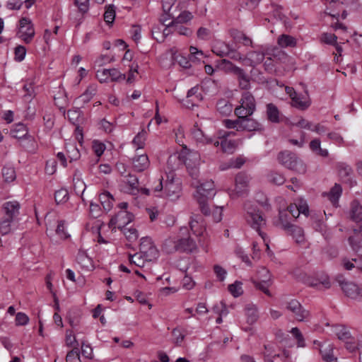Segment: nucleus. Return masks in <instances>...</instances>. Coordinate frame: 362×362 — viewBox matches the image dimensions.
Wrapping results in <instances>:
<instances>
[{
    "instance_id": "f257e3e1",
    "label": "nucleus",
    "mask_w": 362,
    "mask_h": 362,
    "mask_svg": "<svg viewBox=\"0 0 362 362\" xmlns=\"http://www.w3.org/2000/svg\"><path fill=\"white\" fill-rule=\"evenodd\" d=\"M166 179L162 177L155 187L156 192H163L165 196L172 200L180 197L181 192V183L178 178H175V174L172 172L165 175Z\"/></svg>"
},
{
    "instance_id": "f03ea898",
    "label": "nucleus",
    "mask_w": 362,
    "mask_h": 362,
    "mask_svg": "<svg viewBox=\"0 0 362 362\" xmlns=\"http://www.w3.org/2000/svg\"><path fill=\"white\" fill-rule=\"evenodd\" d=\"M181 156L185 157V163L189 175L194 178L197 177L201 160L199 153L197 151L188 149L187 146H185L181 152Z\"/></svg>"
},
{
    "instance_id": "7ed1b4c3",
    "label": "nucleus",
    "mask_w": 362,
    "mask_h": 362,
    "mask_svg": "<svg viewBox=\"0 0 362 362\" xmlns=\"http://www.w3.org/2000/svg\"><path fill=\"white\" fill-rule=\"evenodd\" d=\"M279 162L286 168L300 173L305 172V165L294 153L285 151L278 156Z\"/></svg>"
},
{
    "instance_id": "20e7f679",
    "label": "nucleus",
    "mask_w": 362,
    "mask_h": 362,
    "mask_svg": "<svg viewBox=\"0 0 362 362\" xmlns=\"http://www.w3.org/2000/svg\"><path fill=\"white\" fill-rule=\"evenodd\" d=\"M256 108L255 100L250 92L243 93L240 99V105L235 109V115L237 117L250 116Z\"/></svg>"
},
{
    "instance_id": "39448f33",
    "label": "nucleus",
    "mask_w": 362,
    "mask_h": 362,
    "mask_svg": "<svg viewBox=\"0 0 362 362\" xmlns=\"http://www.w3.org/2000/svg\"><path fill=\"white\" fill-rule=\"evenodd\" d=\"M187 228H180V235L177 237L178 252L192 253L197 250L196 242L189 236L185 235Z\"/></svg>"
},
{
    "instance_id": "423d86ee",
    "label": "nucleus",
    "mask_w": 362,
    "mask_h": 362,
    "mask_svg": "<svg viewBox=\"0 0 362 362\" xmlns=\"http://www.w3.org/2000/svg\"><path fill=\"white\" fill-rule=\"evenodd\" d=\"M35 29L30 19L22 18L19 21V28L17 36L24 42L30 43L35 36Z\"/></svg>"
},
{
    "instance_id": "0eeeda50",
    "label": "nucleus",
    "mask_w": 362,
    "mask_h": 362,
    "mask_svg": "<svg viewBox=\"0 0 362 362\" xmlns=\"http://www.w3.org/2000/svg\"><path fill=\"white\" fill-rule=\"evenodd\" d=\"M139 250L147 261L155 260L159 256L158 249L154 245L152 240L148 237H144L141 239Z\"/></svg>"
},
{
    "instance_id": "6e6552de",
    "label": "nucleus",
    "mask_w": 362,
    "mask_h": 362,
    "mask_svg": "<svg viewBox=\"0 0 362 362\" xmlns=\"http://www.w3.org/2000/svg\"><path fill=\"white\" fill-rule=\"evenodd\" d=\"M245 218L247 223L259 233L261 232L260 228L266 224V221L262 213L254 207L247 209Z\"/></svg>"
},
{
    "instance_id": "1a4fd4ad",
    "label": "nucleus",
    "mask_w": 362,
    "mask_h": 362,
    "mask_svg": "<svg viewBox=\"0 0 362 362\" xmlns=\"http://www.w3.org/2000/svg\"><path fill=\"white\" fill-rule=\"evenodd\" d=\"M281 303L287 310L291 312V315L300 317H308L310 315V312L304 309L298 300L295 299H291L289 301L286 300V296L281 298Z\"/></svg>"
},
{
    "instance_id": "9d476101",
    "label": "nucleus",
    "mask_w": 362,
    "mask_h": 362,
    "mask_svg": "<svg viewBox=\"0 0 362 362\" xmlns=\"http://www.w3.org/2000/svg\"><path fill=\"white\" fill-rule=\"evenodd\" d=\"M336 280L346 296L351 298L360 296L361 290L356 284L346 281L342 276H337Z\"/></svg>"
},
{
    "instance_id": "9b49d317",
    "label": "nucleus",
    "mask_w": 362,
    "mask_h": 362,
    "mask_svg": "<svg viewBox=\"0 0 362 362\" xmlns=\"http://www.w3.org/2000/svg\"><path fill=\"white\" fill-rule=\"evenodd\" d=\"M96 78L100 83H104L107 81L109 78H110L112 81H122L125 79L126 76L125 74H122L117 69H104L97 71Z\"/></svg>"
},
{
    "instance_id": "f8f14e48",
    "label": "nucleus",
    "mask_w": 362,
    "mask_h": 362,
    "mask_svg": "<svg viewBox=\"0 0 362 362\" xmlns=\"http://www.w3.org/2000/svg\"><path fill=\"white\" fill-rule=\"evenodd\" d=\"M250 177L243 173H240L235 177V187L234 193L230 194V196L234 198L235 195L239 197L246 194L248 192Z\"/></svg>"
},
{
    "instance_id": "ddd939ff",
    "label": "nucleus",
    "mask_w": 362,
    "mask_h": 362,
    "mask_svg": "<svg viewBox=\"0 0 362 362\" xmlns=\"http://www.w3.org/2000/svg\"><path fill=\"white\" fill-rule=\"evenodd\" d=\"M197 198L209 199L214 196V183L213 181H206L197 187Z\"/></svg>"
},
{
    "instance_id": "4468645a",
    "label": "nucleus",
    "mask_w": 362,
    "mask_h": 362,
    "mask_svg": "<svg viewBox=\"0 0 362 362\" xmlns=\"http://www.w3.org/2000/svg\"><path fill=\"white\" fill-rule=\"evenodd\" d=\"M5 211L4 217L10 218L11 220H16L19 214L20 204L16 201L7 202L4 204Z\"/></svg>"
},
{
    "instance_id": "2eb2a0df",
    "label": "nucleus",
    "mask_w": 362,
    "mask_h": 362,
    "mask_svg": "<svg viewBox=\"0 0 362 362\" xmlns=\"http://www.w3.org/2000/svg\"><path fill=\"white\" fill-rule=\"evenodd\" d=\"M133 168L136 172H143L150 165V161L146 154L135 156L132 160Z\"/></svg>"
},
{
    "instance_id": "dca6fc26",
    "label": "nucleus",
    "mask_w": 362,
    "mask_h": 362,
    "mask_svg": "<svg viewBox=\"0 0 362 362\" xmlns=\"http://www.w3.org/2000/svg\"><path fill=\"white\" fill-rule=\"evenodd\" d=\"M97 93V86L90 85L85 92L75 100L76 105H84L88 103Z\"/></svg>"
},
{
    "instance_id": "f3484780",
    "label": "nucleus",
    "mask_w": 362,
    "mask_h": 362,
    "mask_svg": "<svg viewBox=\"0 0 362 362\" xmlns=\"http://www.w3.org/2000/svg\"><path fill=\"white\" fill-rule=\"evenodd\" d=\"M192 135L193 139H194L197 142L202 144H209L213 143L214 141L211 138L204 134L203 131L199 127L197 123H196L192 129Z\"/></svg>"
},
{
    "instance_id": "a211bd4d",
    "label": "nucleus",
    "mask_w": 362,
    "mask_h": 362,
    "mask_svg": "<svg viewBox=\"0 0 362 362\" xmlns=\"http://www.w3.org/2000/svg\"><path fill=\"white\" fill-rule=\"evenodd\" d=\"M349 214V218L354 222L362 221V205L357 200L351 202Z\"/></svg>"
},
{
    "instance_id": "6ab92c4d",
    "label": "nucleus",
    "mask_w": 362,
    "mask_h": 362,
    "mask_svg": "<svg viewBox=\"0 0 362 362\" xmlns=\"http://www.w3.org/2000/svg\"><path fill=\"white\" fill-rule=\"evenodd\" d=\"M243 131L252 132L262 131V125L257 120L250 118V116L243 115Z\"/></svg>"
},
{
    "instance_id": "aec40b11",
    "label": "nucleus",
    "mask_w": 362,
    "mask_h": 362,
    "mask_svg": "<svg viewBox=\"0 0 362 362\" xmlns=\"http://www.w3.org/2000/svg\"><path fill=\"white\" fill-rule=\"evenodd\" d=\"M190 229L196 236H201L205 231V228L202 223V218L198 215L192 217L189 223Z\"/></svg>"
},
{
    "instance_id": "412c9836",
    "label": "nucleus",
    "mask_w": 362,
    "mask_h": 362,
    "mask_svg": "<svg viewBox=\"0 0 362 362\" xmlns=\"http://www.w3.org/2000/svg\"><path fill=\"white\" fill-rule=\"evenodd\" d=\"M322 358L326 362H337V358L333 354V349L331 344L324 343L320 349Z\"/></svg>"
},
{
    "instance_id": "4be33fe9",
    "label": "nucleus",
    "mask_w": 362,
    "mask_h": 362,
    "mask_svg": "<svg viewBox=\"0 0 362 362\" xmlns=\"http://www.w3.org/2000/svg\"><path fill=\"white\" fill-rule=\"evenodd\" d=\"M292 106L301 110L308 109L310 105L309 97L306 95H298L297 97L293 98Z\"/></svg>"
},
{
    "instance_id": "5701e85b",
    "label": "nucleus",
    "mask_w": 362,
    "mask_h": 362,
    "mask_svg": "<svg viewBox=\"0 0 362 362\" xmlns=\"http://www.w3.org/2000/svg\"><path fill=\"white\" fill-rule=\"evenodd\" d=\"M232 47L225 42L217 41L213 46L212 51L219 57H224L228 54Z\"/></svg>"
},
{
    "instance_id": "b1692460",
    "label": "nucleus",
    "mask_w": 362,
    "mask_h": 362,
    "mask_svg": "<svg viewBox=\"0 0 362 362\" xmlns=\"http://www.w3.org/2000/svg\"><path fill=\"white\" fill-rule=\"evenodd\" d=\"M235 76L238 81V86L240 89L248 90L250 88V78L243 69H240L236 73Z\"/></svg>"
},
{
    "instance_id": "393cba45",
    "label": "nucleus",
    "mask_w": 362,
    "mask_h": 362,
    "mask_svg": "<svg viewBox=\"0 0 362 362\" xmlns=\"http://www.w3.org/2000/svg\"><path fill=\"white\" fill-rule=\"evenodd\" d=\"M134 216L132 214L127 211H119L116 218L115 221L116 223L118 224V227H124L126 225L129 223L133 220Z\"/></svg>"
},
{
    "instance_id": "a878e982",
    "label": "nucleus",
    "mask_w": 362,
    "mask_h": 362,
    "mask_svg": "<svg viewBox=\"0 0 362 362\" xmlns=\"http://www.w3.org/2000/svg\"><path fill=\"white\" fill-rule=\"evenodd\" d=\"M278 45L283 48L295 47L297 45V40L295 37L289 35H281L277 39Z\"/></svg>"
},
{
    "instance_id": "bb28decb",
    "label": "nucleus",
    "mask_w": 362,
    "mask_h": 362,
    "mask_svg": "<svg viewBox=\"0 0 362 362\" xmlns=\"http://www.w3.org/2000/svg\"><path fill=\"white\" fill-rule=\"evenodd\" d=\"M163 250L168 254H172L178 252L177 237L168 238L163 244Z\"/></svg>"
},
{
    "instance_id": "cd10ccee",
    "label": "nucleus",
    "mask_w": 362,
    "mask_h": 362,
    "mask_svg": "<svg viewBox=\"0 0 362 362\" xmlns=\"http://www.w3.org/2000/svg\"><path fill=\"white\" fill-rule=\"evenodd\" d=\"M218 68L226 74H233L235 75L241 69L227 59H222L218 65Z\"/></svg>"
},
{
    "instance_id": "c85d7f7f",
    "label": "nucleus",
    "mask_w": 362,
    "mask_h": 362,
    "mask_svg": "<svg viewBox=\"0 0 362 362\" xmlns=\"http://www.w3.org/2000/svg\"><path fill=\"white\" fill-rule=\"evenodd\" d=\"M216 108L218 112L223 115H229L233 110V106L231 103L226 99H221L216 104Z\"/></svg>"
},
{
    "instance_id": "c756f323",
    "label": "nucleus",
    "mask_w": 362,
    "mask_h": 362,
    "mask_svg": "<svg viewBox=\"0 0 362 362\" xmlns=\"http://www.w3.org/2000/svg\"><path fill=\"white\" fill-rule=\"evenodd\" d=\"M238 146V143L235 140L225 139L221 140V149L223 153L231 154Z\"/></svg>"
},
{
    "instance_id": "7c9ffc66",
    "label": "nucleus",
    "mask_w": 362,
    "mask_h": 362,
    "mask_svg": "<svg viewBox=\"0 0 362 362\" xmlns=\"http://www.w3.org/2000/svg\"><path fill=\"white\" fill-rule=\"evenodd\" d=\"M199 88L195 86L188 90L187 94V105L189 107V105L192 106L197 105V103L202 100L200 95L197 94Z\"/></svg>"
},
{
    "instance_id": "2f4dec72",
    "label": "nucleus",
    "mask_w": 362,
    "mask_h": 362,
    "mask_svg": "<svg viewBox=\"0 0 362 362\" xmlns=\"http://www.w3.org/2000/svg\"><path fill=\"white\" fill-rule=\"evenodd\" d=\"M341 187L339 185L335 184L334 186L328 192L327 197L329 201L334 206H337L339 199L341 194Z\"/></svg>"
},
{
    "instance_id": "473e14b6",
    "label": "nucleus",
    "mask_w": 362,
    "mask_h": 362,
    "mask_svg": "<svg viewBox=\"0 0 362 362\" xmlns=\"http://www.w3.org/2000/svg\"><path fill=\"white\" fill-rule=\"evenodd\" d=\"M287 229L290 230L291 235L293 236L297 243H302L304 242V231L301 228L297 226L291 225Z\"/></svg>"
},
{
    "instance_id": "72a5a7b5",
    "label": "nucleus",
    "mask_w": 362,
    "mask_h": 362,
    "mask_svg": "<svg viewBox=\"0 0 362 362\" xmlns=\"http://www.w3.org/2000/svg\"><path fill=\"white\" fill-rule=\"evenodd\" d=\"M14 221L8 217H3L0 221V233L6 235L12 231V226Z\"/></svg>"
},
{
    "instance_id": "f704fd0d",
    "label": "nucleus",
    "mask_w": 362,
    "mask_h": 362,
    "mask_svg": "<svg viewBox=\"0 0 362 362\" xmlns=\"http://www.w3.org/2000/svg\"><path fill=\"white\" fill-rule=\"evenodd\" d=\"M267 114L269 121L277 123L279 122V111L278 108L272 103L267 105Z\"/></svg>"
},
{
    "instance_id": "c9c22d12",
    "label": "nucleus",
    "mask_w": 362,
    "mask_h": 362,
    "mask_svg": "<svg viewBox=\"0 0 362 362\" xmlns=\"http://www.w3.org/2000/svg\"><path fill=\"white\" fill-rule=\"evenodd\" d=\"M334 333L337 336L339 339L344 341L351 338L349 331L343 325H336L334 327Z\"/></svg>"
},
{
    "instance_id": "e433bc0d",
    "label": "nucleus",
    "mask_w": 362,
    "mask_h": 362,
    "mask_svg": "<svg viewBox=\"0 0 362 362\" xmlns=\"http://www.w3.org/2000/svg\"><path fill=\"white\" fill-rule=\"evenodd\" d=\"M264 59V54L259 52H250L247 54V60L250 62L249 65L255 66L260 64Z\"/></svg>"
},
{
    "instance_id": "4c0bfd02",
    "label": "nucleus",
    "mask_w": 362,
    "mask_h": 362,
    "mask_svg": "<svg viewBox=\"0 0 362 362\" xmlns=\"http://www.w3.org/2000/svg\"><path fill=\"white\" fill-rule=\"evenodd\" d=\"M11 134L13 138L21 139L27 136L28 130L24 124H18L11 129Z\"/></svg>"
},
{
    "instance_id": "58836bf2",
    "label": "nucleus",
    "mask_w": 362,
    "mask_h": 362,
    "mask_svg": "<svg viewBox=\"0 0 362 362\" xmlns=\"http://www.w3.org/2000/svg\"><path fill=\"white\" fill-rule=\"evenodd\" d=\"M310 148L314 153L322 157H327L329 154L327 149L321 148L320 141L317 139H313L310 141Z\"/></svg>"
},
{
    "instance_id": "ea45409f",
    "label": "nucleus",
    "mask_w": 362,
    "mask_h": 362,
    "mask_svg": "<svg viewBox=\"0 0 362 362\" xmlns=\"http://www.w3.org/2000/svg\"><path fill=\"white\" fill-rule=\"evenodd\" d=\"M146 139V132L142 129L139 132L132 141V144L136 149L143 148L145 146Z\"/></svg>"
},
{
    "instance_id": "a19ab883",
    "label": "nucleus",
    "mask_w": 362,
    "mask_h": 362,
    "mask_svg": "<svg viewBox=\"0 0 362 362\" xmlns=\"http://www.w3.org/2000/svg\"><path fill=\"white\" fill-rule=\"evenodd\" d=\"M66 151L70 162L77 160L80 157V153L75 144H67Z\"/></svg>"
},
{
    "instance_id": "79ce46f5",
    "label": "nucleus",
    "mask_w": 362,
    "mask_h": 362,
    "mask_svg": "<svg viewBox=\"0 0 362 362\" xmlns=\"http://www.w3.org/2000/svg\"><path fill=\"white\" fill-rule=\"evenodd\" d=\"M99 199L105 210H110L112 205L113 198L109 192H105L100 194Z\"/></svg>"
},
{
    "instance_id": "37998d69",
    "label": "nucleus",
    "mask_w": 362,
    "mask_h": 362,
    "mask_svg": "<svg viewBox=\"0 0 362 362\" xmlns=\"http://www.w3.org/2000/svg\"><path fill=\"white\" fill-rule=\"evenodd\" d=\"M124 177H127L126 182L129 185V191L132 194H134L135 191H139V180L138 178L132 174H128L125 175Z\"/></svg>"
},
{
    "instance_id": "c03bdc74",
    "label": "nucleus",
    "mask_w": 362,
    "mask_h": 362,
    "mask_svg": "<svg viewBox=\"0 0 362 362\" xmlns=\"http://www.w3.org/2000/svg\"><path fill=\"white\" fill-rule=\"evenodd\" d=\"M76 259L77 262L81 264L83 267L87 269H90L93 267L90 258H89L84 252L80 251L77 255Z\"/></svg>"
},
{
    "instance_id": "a18cd8bd",
    "label": "nucleus",
    "mask_w": 362,
    "mask_h": 362,
    "mask_svg": "<svg viewBox=\"0 0 362 362\" xmlns=\"http://www.w3.org/2000/svg\"><path fill=\"white\" fill-rule=\"evenodd\" d=\"M242 285V282L238 281L228 285V291L233 297L237 298L243 293Z\"/></svg>"
},
{
    "instance_id": "49530a36",
    "label": "nucleus",
    "mask_w": 362,
    "mask_h": 362,
    "mask_svg": "<svg viewBox=\"0 0 362 362\" xmlns=\"http://www.w3.org/2000/svg\"><path fill=\"white\" fill-rule=\"evenodd\" d=\"M171 26L173 27V31L180 35L190 36L193 33V31L192 29L187 28L184 25H182L180 24L171 23Z\"/></svg>"
},
{
    "instance_id": "de8ad7c7",
    "label": "nucleus",
    "mask_w": 362,
    "mask_h": 362,
    "mask_svg": "<svg viewBox=\"0 0 362 362\" xmlns=\"http://www.w3.org/2000/svg\"><path fill=\"white\" fill-rule=\"evenodd\" d=\"M129 259L132 264L139 267H144L145 261H147L141 252L134 255H129Z\"/></svg>"
},
{
    "instance_id": "09e8293b",
    "label": "nucleus",
    "mask_w": 362,
    "mask_h": 362,
    "mask_svg": "<svg viewBox=\"0 0 362 362\" xmlns=\"http://www.w3.org/2000/svg\"><path fill=\"white\" fill-rule=\"evenodd\" d=\"M268 180L274 185H281L285 182L284 177L276 172H270L267 175Z\"/></svg>"
},
{
    "instance_id": "8fccbe9b",
    "label": "nucleus",
    "mask_w": 362,
    "mask_h": 362,
    "mask_svg": "<svg viewBox=\"0 0 362 362\" xmlns=\"http://www.w3.org/2000/svg\"><path fill=\"white\" fill-rule=\"evenodd\" d=\"M193 15L192 13L187 11H185L182 12L177 18H174L171 23H175L177 24L185 23L191 21Z\"/></svg>"
},
{
    "instance_id": "3c124183",
    "label": "nucleus",
    "mask_w": 362,
    "mask_h": 362,
    "mask_svg": "<svg viewBox=\"0 0 362 362\" xmlns=\"http://www.w3.org/2000/svg\"><path fill=\"white\" fill-rule=\"evenodd\" d=\"M2 175L5 182H10L16 179V172L13 168L4 167L2 169Z\"/></svg>"
},
{
    "instance_id": "603ef678",
    "label": "nucleus",
    "mask_w": 362,
    "mask_h": 362,
    "mask_svg": "<svg viewBox=\"0 0 362 362\" xmlns=\"http://www.w3.org/2000/svg\"><path fill=\"white\" fill-rule=\"evenodd\" d=\"M54 198L57 204L64 203L69 199V192L66 189H60L55 192Z\"/></svg>"
},
{
    "instance_id": "864d4df0",
    "label": "nucleus",
    "mask_w": 362,
    "mask_h": 362,
    "mask_svg": "<svg viewBox=\"0 0 362 362\" xmlns=\"http://www.w3.org/2000/svg\"><path fill=\"white\" fill-rule=\"evenodd\" d=\"M124 234L129 242L136 240L139 237L137 230L133 228L124 227Z\"/></svg>"
},
{
    "instance_id": "5fc2aeb1",
    "label": "nucleus",
    "mask_w": 362,
    "mask_h": 362,
    "mask_svg": "<svg viewBox=\"0 0 362 362\" xmlns=\"http://www.w3.org/2000/svg\"><path fill=\"white\" fill-rule=\"evenodd\" d=\"M115 18V11L114 6L112 5H110L105 13H104V19L105 22L108 24L112 23Z\"/></svg>"
},
{
    "instance_id": "6e6d98bb",
    "label": "nucleus",
    "mask_w": 362,
    "mask_h": 362,
    "mask_svg": "<svg viewBox=\"0 0 362 362\" xmlns=\"http://www.w3.org/2000/svg\"><path fill=\"white\" fill-rule=\"evenodd\" d=\"M66 360V362H81L78 349L74 347L71 351L68 352Z\"/></svg>"
},
{
    "instance_id": "4d7b16f0",
    "label": "nucleus",
    "mask_w": 362,
    "mask_h": 362,
    "mask_svg": "<svg viewBox=\"0 0 362 362\" xmlns=\"http://www.w3.org/2000/svg\"><path fill=\"white\" fill-rule=\"evenodd\" d=\"M234 39L239 42H242L244 45H251L252 42L250 38L246 36L244 33L240 32H237L235 35L233 36Z\"/></svg>"
},
{
    "instance_id": "13d9d810",
    "label": "nucleus",
    "mask_w": 362,
    "mask_h": 362,
    "mask_svg": "<svg viewBox=\"0 0 362 362\" xmlns=\"http://www.w3.org/2000/svg\"><path fill=\"white\" fill-rule=\"evenodd\" d=\"M337 40V37L332 33H325L321 36V41L328 45H334Z\"/></svg>"
},
{
    "instance_id": "bf43d9fd",
    "label": "nucleus",
    "mask_w": 362,
    "mask_h": 362,
    "mask_svg": "<svg viewBox=\"0 0 362 362\" xmlns=\"http://www.w3.org/2000/svg\"><path fill=\"white\" fill-rule=\"evenodd\" d=\"M211 35V30L204 27L199 28L197 32V37L202 40H208L210 38Z\"/></svg>"
},
{
    "instance_id": "052dcab7",
    "label": "nucleus",
    "mask_w": 362,
    "mask_h": 362,
    "mask_svg": "<svg viewBox=\"0 0 362 362\" xmlns=\"http://www.w3.org/2000/svg\"><path fill=\"white\" fill-rule=\"evenodd\" d=\"M92 148L98 157H100L105 149V146L103 143L99 141H93Z\"/></svg>"
},
{
    "instance_id": "680f3d73",
    "label": "nucleus",
    "mask_w": 362,
    "mask_h": 362,
    "mask_svg": "<svg viewBox=\"0 0 362 362\" xmlns=\"http://www.w3.org/2000/svg\"><path fill=\"white\" fill-rule=\"evenodd\" d=\"M292 334L296 338L298 346L304 347L305 346L304 338L297 327L292 328L291 330Z\"/></svg>"
},
{
    "instance_id": "e2e57ef3",
    "label": "nucleus",
    "mask_w": 362,
    "mask_h": 362,
    "mask_svg": "<svg viewBox=\"0 0 362 362\" xmlns=\"http://www.w3.org/2000/svg\"><path fill=\"white\" fill-rule=\"evenodd\" d=\"M64 224H65V223L64 221H59L57 227L56 228V233L62 239H66L69 237V235L65 231Z\"/></svg>"
},
{
    "instance_id": "0e129e2a",
    "label": "nucleus",
    "mask_w": 362,
    "mask_h": 362,
    "mask_svg": "<svg viewBox=\"0 0 362 362\" xmlns=\"http://www.w3.org/2000/svg\"><path fill=\"white\" fill-rule=\"evenodd\" d=\"M214 271L219 281H223L225 279L227 274V272L225 269H223L220 265L216 264L214 266Z\"/></svg>"
},
{
    "instance_id": "69168bd1",
    "label": "nucleus",
    "mask_w": 362,
    "mask_h": 362,
    "mask_svg": "<svg viewBox=\"0 0 362 362\" xmlns=\"http://www.w3.org/2000/svg\"><path fill=\"white\" fill-rule=\"evenodd\" d=\"M23 90L25 92L24 98L28 100H31L35 95L33 84L31 83L25 84Z\"/></svg>"
},
{
    "instance_id": "338daca9",
    "label": "nucleus",
    "mask_w": 362,
    "mask_h": 362,
    "mask_svg": "<svg viewBox=\"0 0 362 362\" xmlns=\"http://www.w3.org/2000/svg\"><path fill=\"white\" fill-rule=\"evenodd\" d=\"M215 313L218 315L219 317H223L228 314V309L226 304L220 303L214 307Z\"/></svg>"
},
{
    "instance_id": "774afa93",
    "label": "nucleus",
    "mask_w": 362,
    "mask_h": 362,
    "mask_svg": "<svg viewBox=\"0 0 362 362\" xmlns=\"http://www.w3.org/2000/svg\"><path fill=\"white\" fill-rule=\"evenodd\" d=\"M74 187L76 194H82L85 190V183L79 178H74Z\"/></svg>"
}]
</instances>
